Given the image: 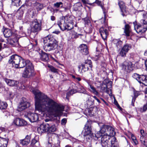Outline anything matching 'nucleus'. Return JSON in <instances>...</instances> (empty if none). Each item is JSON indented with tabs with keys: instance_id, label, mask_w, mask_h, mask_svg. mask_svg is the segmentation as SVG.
Wrapping results in <instances>:
<instances>
[{
	"instance_id": "f257e3e1",
	"label": "nucleus",
	"mask_w": 147,
	"mask_h": 147,
	"mask_svg": "<svg viewBox=\"0 0 147 147\" xmlns=\"http://www.w3.org/2000/svg\"><path fill=\"white\" fill-rule=\"evenodd\" d=\"M37 87H32L31 91L35 95V110L44 116L47 112L55 115V117L61 115L64 107L47 97L40 92Z\"/></svg>"
},
{
	"instance_id": "f03ea898",
	"label": "nucleus",
	"mask_w": 147,
	"mask_h": 147,
	"mask_svg": "<svg viewBox=\"0 0 147 147\" xmlns=\"http://www.w3.org/2000/svg\"><path fill=\"white\" fill-rule=\"evenodd\" d=\"M101 138V143L102 147H119L115 138L113 136L115 132L113 128L109 126L107 132Z\"/></svg>"
},
{
	"instance_id": "7ed1b4c3",
	"label": "nucleus",
	"mask_w": 147,
	"mask_h": 147,
	"mask_svg": "<svg viewBox=\"0 0 147 147\" xmlns=\"http://www.w3.org/2000/svg\"><path fill=\"white\" fill-rule=\"evenodd\" d=\"M44 43H48L44 47L45 50L47 52L55 50L58 45V42L53 36L48 35L43 39Z\"/></svg>"
},
{
	"instance_id": "20e7f679",
	"label": "nucleus",
	"mask_w": 147,
	"mask_h": 147,
	"mask_svg": "<svg viewBox=\"0 0 147 147\" xmlns=\"http://www.w3.org/2000/svg\"><path fill=\"white\" fill-rule=\"evenodd\" d=\"M89 123L88 121L85 125L84 130L82 132L84 138L86 139L87 141L90 140L93 136L91 126Z\"/></svg>"
},
{
	"instance_id": "39448f33",
	"label": "nucleus",
	"mask_w": 147,
	"mask_h": 147,
	"mask_svg": "<svg viewBox=\"0 0 147 147\" xmlns=\"http://www.w3.org/2000/svg\"><path fill=\"white\" fill-rule=\"evenodd\" d=\"M34 66L32 63H30V65L26 66L22 76L24 78H28L34 76Z\"/></svg>"
},
{
	"instance_id": "423d86ee",
	"label": "nucleus",
	"mask_w": 147,
	"mask_h": 147,
	"mask_svg": "<svg viewBox=\"0 0 147 147\" xmlns=\"http://www.w3.org/2000/svg\"><path fill=\"white\" fill-rule=\"evenodd\" d=\"M30 106V104L25 98L22 97L20 100L18 107L17 110L21 111L25 110Z\"/></svg>"
},
{
	"instance_id": "0eeeda50",
	"label": "nucleus",
	"mask_w": 147,
	"mask_h": 147,
	"mask_svg": "<svg viewBox=\"0 0 147 147\" xmlns=\"http://www.w3.org/2000/svg\"><path fill=\"white\" fill-rule=\"evenodd\" d=\"M121 66L122 69L127 72H130L133 70L134 65L129 61L124 62Z\"/></svg>"
},
{
	"instance_id": "6e6552de",
	"label": "nucleus",
	"mask_w": 147,
	"mask_h": 147,
	"mask_svg": "<svg viewBox=\"0 0 147 147\" xmlns=\"http://www.w3.org/2000/svg\"><path fill=\"white\" fill-rule=\"evenodd\" d=\"M22 57L17 55H12L9 59V63L12 64L13 66L16 68L19 62H20Z\"/></svg>"
},
{
	"instance_id": "1a4fd4ad",
	"label": "nucleus",
	"mask_w": 147,
	"mask_h": 147,
	"mask_svg": "<svg viewBox=\"0 0 147 147\" xmlns=\"http://www.w3.org/2000/svg\"><path fill=\"white\" fill-rule=\"evenodd\" d=\"M41 24L39 23L36 19H34L31 24V31L32 32H36L41 30Z\"/></svg>"
},
{
	"instance_id": "9d476101",
	"label": "nucleus",
	"mask_w": 147,
	"mask_h": 147,
	"mask_svg": "<svg viewBox=\"0 0 147 147\" xmlns=\"http://www.w3.org/2000/svg\"><path fill=\"white\" fill-rule=\"evenodd\" d=\"M73 17L72 16L63 17L60 20L58 21L57 24L58 26H60L64 23L73 24Z\"/></svg>"
},
{
	"instance_id": "9b49d317",
	"label": "nucleus",
	"mask_w": 147,
	"mask_h": 147,
	"mask_svg": "<svg viewBox=\"0 0 147 147\" xmlns=\"http://www.w3.org/2000/svg\"><path fill=\"white\" fill-rule=\"evenodd\" d=\"M88 100L87 101V105L86 104L85 107L87 109L88 108L87 111L89 115L90 116H92L94 115V114L93 112L94 110H96V109L94 107L89 108L90 106L94 104V100L93 101H90V100L89 98V97H88Z\"/></svg>"
},
{
	"instance_id": "f8f14e48",
	"label": "nucleus",
	"mask_w": 147,
	"mask_h": 147,
	"mask_svg": "<svg viewBox=\"0 0 147 147\" xmlns=\"http://www.w3.org/2000/svg\"><path fill=\"white\" fill-rule=\"evenodd\" d=\"M132 76L139 83H142V82H147L146 75H140L137 73H134L132 75Z\"/></svg>"
},
{
	"instance_id": "ddd939ff",
	"label": "nucleus",
	"mask_w": 147,
	"mask_h": 147,
	"mask_svg": "<svg viewBox=\"0 0 147 147\" xmlns=\"http://www.w3.org/2000/svg\"><path fill=\"white\" fill-rule=\"evenodd\" d=\"M27 117L29 121L32 123L36 122L39 119L38 115L37 113H29L27 115Z\"/></svg>"
},
{
	"instance_id": "4468645a",
	"label": "nucleus",
	"mask_w": 147,
	"mask_h": 147,
	"mask_svg": "<svg viewBox=\"0 0 147 147\" xmlns=\"http://www.w3.org/2000/svg\"><path fill=\"white\" fill-rule=\"evenodd\" d=\"M13 123L16 125L22 126L26 125L27 124V122L23 119L19 118H15L13 120Z\"/></svg>"
},
{
	"instance_id": "2eb2a0df",
	"label": "nucleus",
	"mask_w": 147,
	"mask_h": 147,
	"mask_svg": "<svg viewBox=\"0 0 147 147\" xmlns=\"http://www.w3.org/2000/svg\"><path fill=\"white\" fill-rule=\"evenodd\" d=\"M16 67V68H22L24 67L25 66H27V65H30V63H32L29 60H26L25 61L22 58L20 60V62H19Z\"/></svg>"
},
{
	"instance_id": "dca6fc26",
	"label": "nucleus",
	"mask_w": 147,
	"mask_h": 147,
	"mask_svg": "<svg viewBox=\"0 0 147 147\" xmlns=\"http://www.w3.org/2000/svg\"><path fill=\"white\" fill-rule=\"evenodd\" d=\"M59 26L61 29L63 31L65 30H70L73 28V24L70 23H64L62 25H60Z\"/></svg>"
},
{
	"instance_id": "f3484780",
	"label": "nucleus",
	"mask_w": 147,
	"mask_h": 147,
	"mask_svg": "<svg viewBox=\"0 0 147 147\" xmlns=\"http://www.w3.org/2000/svg\"><path fill=\"white\" fill-rule=\"evenodd\" d=\"M49 125L48 123L45 124H41L37 129L38 131L40 133L45 132L47 131L48 132V128Z\"/></svg>"
},
{
	"instance_id": "a211bd4d",
	"label": "nucleus",
	"mask_w": 147,
	"mask_h": 147,
	"mask_svg": "<svg viewBox=\"0 0 147 147\" xmlns=\"http://www.w3.org/2000/svg\"><path fill=\"white\" fill-rule=\"evenodd\" d=\"M87 64L90 63V60H87L85 61L84 63L81 64L78 67V68L81 69L84 71L85 72L88 71L90 68L88 66H87Z\"/></svg>"
},
{
	"instance_id": "6ab92c4d",
	"label": "nucleus",
	"mask_w": 147,
	"mask_h": 147,
	"mask_svg": "<svg viewBox=\"0 0 147 147\" xmlns=\"http://www.w3.org/2000/svg\"><path fill=\"white\" fill-rule=\"evenodd\" d=\"M134 29L136 31V32L138 33H142L144 32L147 30V28H143L142 26L140 25H134Z\"/></svg>"
},
{
	"instance_id": "aec40b11",
	"label": "nucleus",
	"mask_w": 147,
	"mask_h": 147,
	"mask_svg": "<svg viewBox=\"0 0 147 147\" xmlns=\"http://www.w3.org/2000/svg\"><path fill=\"white\" fill-rule=\"evenodd\" d=\"M99 32L102 39L105 40L108 34V32L107 30L102 27L99 29Z\"/></svg>"
},
{
	"instance_id": "412c9836",
	"label": "nucleus",
	"mask_w": 147,
	"mask_h": 147,
	"mask_svg": "<svg viewBox=\"0 0 147 147\" xmlns=\"http://www.w3.org/2000/svg\"><path fill=\"white\" fill-rule=\"evenodd\" d=\"M80 52L84 55H86L89 53L87 45L84 44L81 45L80 46Z\"/></svg>"
},
{
	"instance_id": "4be33fe9",
	"label": "nucleus",
	"mask_w": 147,
	"mask_h": 147,
	"mask_svg": "<svg viewBox=\"0 0 147 147\" xmlns=\"http://www.w3.org/2000/svg\"><path fill=\"white\" fill-rule=\"evenodd\" d=\"M118 4L122 13H121L122 15L123 16H125V13L126 12L125 3L123 1H119Z\"/></svg>"
},
{
	"instance_id": "5701e85b",
	"label": "nucleus",
	"mask_w": 147,
	"mask_h": 147,
	"mask_svg": "<svg viewBox=\"0 0 147 147\" xmlns=\"http://www.w3.org/2000/svg\"><path fill=\"white\" fill-rule=\"evenodd\" d=\"M30 135H27L25 139L20 140V143L23 146L27 145L28 144L30 141Z\"/></svg>"
},
{
	"instance_id": "b1692460",
	"label": "nucleus",
	"mask_w": 147,
	"mask_h": 147,
	"mask_svg": "<svg viewBox=\"0 0 147 147\" xmlns=\"http://www.w3.org/2000/svg\"><path fill=\"white\" fill-rule=\"evenodd\" d=\"M74 88L76 90L77 92L82 93L84 91V88L81 86L80 83H73L72 85Z\"/></svg>"
},
{
	"instance_id": "393cba45",
	"label": "nucleus",
	"mask_w": 147,
	"mask_h": 147,
	"mask_svg": "<svg viewBox=\"0 0 147 147\" xmlns=\"http://www.w3.org/2000/svg\"><path fill=\"white\" fill-rule=\"evenodd\" d=\"M24 6L22 5L18 10L16 13V17L18 19H21L23 16L24 13V9H22Z\"/></svg>"
},
{
	"instance_id": "a878e982",
	"label": "nucleus",
	"mask_w": 147,
	"mask_h": 147,
	"mask_svg": "<svg viewBox=\"0 0 147 147\" xmlns=\"http://www.w3.org/2000/svg\"><path fill=\"white\" fill-rule=\"evenodd\" d=\"M40 59L43 61H47L49 60L48 55L45 53L41 51V53H39Z\"/></svg>"
},
{
	"instance_id": "bb28decb",
	"label": "nucleus",
	"mask_w": 147,
	"mask_h": 147,
	"mask_svg": "<svg viewBox=\"0 0 147 147\" xmlns=\"http://www.w3.org/2000/svg\"><path fill=\"white\" fill-rule=\"evenodd\" d=\"M124 30L125 35L127 36H129V34L131 32V28L129 25V24L125 25Z\"/></svg>"
},
{
	"instance_id": "cd10ccee",
	"label": "nucleus",
	"mask_w": 147,
	"mask_h": 147,
	"mask_svg": "<svg viewBox=\"0 0 147 147\" xmlns=\"http://www.w3.org/2000/svg\"><path fill=\"white\" fill-rule=\"evenodd\" d=\"M3 34L5 37H9L12 34V31L10 29L5 28L3 32Z\"/></svg>"
},
{
	"instance_id": "c85d7f7f",
	"label": "nucleus",
	"mask_w": 147,
	"mask_h": 147,
	"mask_svg": "<svg viewBox=\"0 0 147 147\" xmlns=\"http://www.w3.org/2000/svg\"><path fill=\"white\" fill-rule=\"evenodd\" d=\"M109 83H102V84L100 85L101 88L103 90H105L106 89V90L107 92H109L110 91V92H111V89H110L108 87V84ZM110 84V87H111V84Z\"/></svg>"
},
{
	"instance_id": "c756f323",
	"label": "nucleus",
	"mask_w": 147,
	"mask_h": 147,
	"mask_svg": "<svg viewBox=\"0 0 147 147\" xmlns=\"http://www.w3.org/2000/svg\"><path fill=\"white\" fill-rule=\"evenodd\" d=\"M88 88L90 91L93 92L96 95H97L98 94V92L96 90L95 88L90 84V83H88Z\"/></svg>"
},
{
	"instance_id": "7c9ffc66",
	"label": "nucleus",
	"mask_w": 147,
	"mask_h": 147,
	"mask_svg": "<svg viewBox=\"0 0 147 147\" xmlns=\"http://www.w3.org/2000/svg\"><path fill=\"white\" fill-rule=\"evenodd\" d=\"M109 127V125H103L101 127L100 130L103 133V135H106V134H105L107 132V131H108Z\"/></svg>"
},
{
	"instance_id": "2f4dec72",
	"label": "nucleus",
	"mask_w": 147,
	"mask_h": 147,
	"mask_svg": "<svg viewBox=\"0 0 147 147\" xmlns=\"http://www.w3.org/2000/svg\"><path fill=\"white\" fill-rule=\"evenodd\" d=\"M49 127L48 128V132H54L56 130V127L55 125L53 124L49 123Z\"/></svg>"
},
{
	"instance_id": "473e14b6",
	"label": "nucleus",
	"mask_w": 147,
	"mask_h": 147,
	"mask_svg": "<svg viewBox=\"0 0 147 147\" xmlns=\"http://www.w3.org/2000/svg\"><path fill=\"white\" fill-rule=\"evenodd\" d=\"M31 145L32 146L39 147L40 144L39 142L36 140L35 138L33 139L31 141Z\"/></svg>"
},
{
	"instance_id": "72a5a7b5",
	"label": "nucleus",
	"mask_w": 147,
	"mask_h": 147,
	"mask_svg": "<svg viewBox=\"0 0 147 147\" xmlns=\"http://www.w3.org/2000/svg\"><path fill=\"white\" fill-rule=\"evenodd\" d=\"M131 48V45L127 43L124 45L122 48L127 53Z\"/></svg>"
},
{
	"instance_id": "f704fd0d",
	"label": "nucleus",
	"mask_w": 147,
	"mask_h": 147,
	"mask_svg": "<svg viewBox=\"0 0 147 147\" xmlns=\"http://www.w3.org/2000/svg\"><path fill=\"white\" fill-rule=\"evenodd\" d=\"M113 42L115 44H116V47L118 48L120 47L122 44V42L119 40L118 39L114 40Z\"/></svg>"
},
{
	"instance_id": "c9c22d12",
	"label": "nucleus",
	"mask_w": 147,
	"mask_h": 147,
	"mask_svg": "<svg viewBox=\"0 0 147 147\" xmlns=\"http://www.w3.org/2000/svg\"><path fill=\"white\" fill-rule=\"evenodd\" d=\"M7 106V105L6 102L0 100V109H5L6 108Z\"/></svg>"
},
{
	"instance_id": "e433bc0d",
	"label": "nucleus",
	"mask_w": 147,
	"mask_h": 147,
	"mask_svg": "<svg viewBox=\"0 0 147 147\" xmlns=\"http://www.w3.org/2000/svg\"><path fill=\"white\" fill-rule=\"evenodd\" d=\"M12 5L17 7L19 6L21 4L20 0H11Z\"/></svg>"
},
{
	"instance_id": "4c0bfd02",
	"label": "nucleus",
	"mask_w": 147,
	"mask_h": 147,
	"mask_svg": "<svg viewBox=\"0 0 147 147\" xmlns=\"http://www.w3.org/2000/svg\"><path fill=\"white\" fill-rule=\"evenodd\" d=\"M140 140L142 146L144 147H147V142L145 141V139L143 137H140Z\"/></svg>"
},
{
	"instance_id": "58836bf2",
	"label": "nucleus",
	"mask_w": 147,
	"mask_h": 147,
	"mask_svg": "<svg viewBox=\"0 0 147 147\" xmlns=\"http://www.w3.org/2000/svg\"><path fill=\"white\" fill-rule=\"evenodd\" d=\"M127 53V52L122 48L120 51L119 54V56H121V57H125L126 56Z\"/></svg>"
},
{
	"instance_id": "ea45409f",
	"label": "nucleus",
	"mask_w": 147,
	"mask_h": 147,
	"mask_svg": "<svg viewBox=\"0 0 147 147\" xmlns=\"http://www.w3.org/2000/svg\"><path fill=\"white\" fill-rule=\"evenodd\" d=\"M72 89L70 90L69 92H68L67 94L66 98L68 96L72 95L73 94L77 92L76 90L74 88V87L73 86Z\"/></svg>"
},
{
	"instance_id": "a19ab883",
	"label": "nucleus",
	"mask_w": 147,
	"mask_h": 147,
	"mask_svg": "<svg viewBox=\"0 0 147 147\" xmlns=\"http://www.w3.org/2000/svg\"><path fill=\"white\" fill-rule=\"evenodd\" d=\"M103 134L102 132L100 130L95 134V138H96V139L98 140V138H100L101 136H102V137L103 136Z\"/></svg>"
},
{
	"instance_id": "79ce46f5",
	"label": "nucleus",
	"mask_w": 147,
	"mask_h": 147,
	"mask_svg": "<svg viewBox=\"0 0 147 147\" xmlns=\"http://www.w3.org/2000/svg\"><path fill=\"white\" fill-rule=\"evenodd\" d=\"M35 7L38 11H40L43 8V5L39 3H37L35 5Z\"/></svg>"
},
{
	"instance_id": "37998d69",
	"label": "nucleus",
	"mask_w": 147,
	"mask_h": 147,
	"mask_svg": "<svg viewBox=\"0 0 147 147\" xmlns=\"http://www.w3.org/2000/svg\"><path fill=\"white\" fill-rule=\"evenodd\" d=\"M83 36L82 34H78L77 32H74L72 35V37L74 38H77L79 37L80 36Z\"/></svg>"
},
{
	"instance_id": "c03bdc74",
	"label": "nucleus",
	"mask_w": 147,
	"mask_h": 147,
	"mask_svg": "<svg viewBox=\"0 0 147 147\" xmlns=\"http://www.w3.org/2000/svg\"><path fill=\"white\" fill-rule=\"evenodd\" d=\"M143 19L142 20V23L144 24H147V13H145L143 14Z\"/></svg>"
},
{
	"instance_id": "a18cd8bd",
	"label": "nucleus",
	"mask_w": 147,
	"mask_h": 147,
	"mask_svg": "<svg viewBox=\"0 0 147 147\" xmlns=\"http://www.w3.org/2000/svg\"><path fill=\"white\" fill-rule=\"evenodd\" d=\"M70 76L71 77L73 78L76 82H79L81 80L80 78L76 77L75 76L72 74H70Z\"/></svg>"
},
{
	"instance_id": "49530a36",
	"label": "nucleus",
	"mask_w": 147,
	"mask_h": 147,
	"mask_svg": "<svg viewBox=\"0 0 147 147\" xmlns=\"http://www.w3.org/2000/svg\"><path fill=\"white\" fill-rule=\"evenodd\" d=\"M54 5L57 8H58L60 7H62L63 6V3L61 2H57L54 3Z\"/></svg>"
},
{
	"instance_id": "de8ad7c7",
	"label": "nucleus",
	"mask_w": 147,
	"mask_h": 147,
	"mask_svg": "<svg viewBox=\"0 0 147 147\" xmlns=\"http://www.w3.org/2000/svg\"><path fill=\"white\" fill-rule=\"evenodd\" d=\"M140 134L143 138L146 137L147 136V133L144 130L141 129L140 130Z\"/></svg>"
},
{
	"instance_id": "09e8293b",
	"label": "nucleus",
	"mask_w": 147,
	"mask_h": 147,
	"mask_svg": "<svg viewBox=\"0 0 147 147\" xmlns=\"http://www.w3.org/2000/svg\"><path fill=\"white\" fill-rule=\"evenodd\" d=\"M82 2L85 5L86 4L91 5L92 4V2H90L89 0H81Z\"/></svg>"
},
{
	"instance_id": "8fccbe9b",
	"label": "nucleus",
	"mask_w": 147,
	"mask_h": 147,
	"mask_svg": "<svg viewBox=\"0 0 147 147\" xmlns=\"http://www.w3.org/2000/svg\"><path fill=\"white\" fill-rule=\"evenodd\" d=\"M50 69L52 72H53L54 73H58V70L54 67L51 66L50 67Z\"/></svg>"
},
{
	"instance_id": "3c124183",
	"label": "nucleus",
	"mask_w": 147,
	"mask_h": 147,
	"mask_svg": "<svg viewBox=\"0 0 147 147\" xmlns=\"http://www.w3.org/2000/svg\"><path fill=\"white\" fill-rule=\"evenodd\" d=\"M145 99L146 100L147 102L146 104V105H144L143 106V111H145L147 110V96H145Z\"/></svg>"
},
{
	"instance_id": "603ef678",
	"label": "nucleus",
	"mask_w": 147,
	"mask_h": 147,
	"mask_svg": "<svg viewBox=\"0 0 147 147\" xmlns=\"http://www.w3.org/2000/svg\"><path fill=\"white\" fill-rule=\"evenodd\" d=\"M8 94H9V97L11 99H13L15 95V94L11 92H9L8 93Z\"/></svg>"
},
{
	"instance_id": "864d4df0",
	"label": "nucleus",
	"mask_w": 147,
	"mask_h": 147,
	"mask_svg": "<svg viewBox=\"0 0 147 147\" xmlns=\"http://www.w3.org/2000/svg\"><path fill=\"white\" fill-rule=\"evenodd\" d=\"M134 98L135 99L140 95L139 92L137 91H135L134 92Z\"/></svg>"
},
{
	"instance_id": "5fc2aeb1",
	"label": "nucleus",
	"mask_w": 147,
	"mask_h": 147,
	"mask_svg": "<svg viewBox=\"0 0 147 147\" xmlns=\"http://www.w3.org/2000/svg\"><path fill=\"white\" fill-rule=\"evenodd\" d=\"M96 3L99 5H100L102 8H103V6L101 5V3L100 1H99L98 0H96V1L94 2H92V3Z\"/></svg>"
},
{
	"instance_id": "6e6d98bb",
	"label": "nucleus",
	"mask_w": 147,
	"mask_h": 147,
	"mask_svg": "<svg viewBox=\"0 0 147 147\" xmlns=\"http://www.w3.org/2000/svg\"><path fill=\"white\" fill-rule=\"evenodd\" d=\"M6 83H10V82H14L16 81L14 80H11L9 79H8L7 78H5L4 79Z\"/></svg>"
},
{
	"instance_id": "4d7b16f0",
	"label": "nucleus",
	"mask_w": 147,
	"mask_h": 147,
	"mask_svg": "<svg viewBox=\"0 0 147 147\" xmlns=\"http://www.w3.org/2000/svg\"><path fill=\"white\" fill-rule=\"evenodd\" d=\"M67 122V119L65 118H64L62 119L61 121V125H65Z\"/></svg>"
},
{
	"instance_id": "13d9d810",
	"label": "nucleus",
	"mask_w": 147,
	"mask_h": 147,
	"mask_svg": "<svg viewBox=\"0 0 147 147\" xmlns=\"http://www.w3.org/2000/svg\"><path fill=\"white\" fill-rule=\"evenodd\" d=\"M7 84L10 86H17V84H15V83H7Z\"/></svg>"
},
{
	"instance_id": "bf43d9fd",
	"label": "nucleus",
	"mask_w": 147,
	"mask_h": 147,
	"mask_svg": "<svg viewBox=\"0 0 147 147\" xmlns=\"http://www.w3.org/2000/svg\"><path fill=\"white\" fill-rule=\"evenodd\" d=\"M136 99L135 98H134V97H133L132 101H131V105L133 106H134V102H135Z\"/></svg>"
},
{
	"instance_id": "052dcab7",
	"label": "nucleus",
	"mask_w": 147,
	"mask_h": 147,
	"mask_svg": "<svg viewBox=\"0 0 147 147\" xmlns=\"http://www.w3.org/2000/svg\"><path fill=\"white\" fill-rule=\"evenodd\" d=\"M86 64L87 66H88L90 68V69H92V66L91 61L90 60V64Z\"/></svg>"
},
{
	"instance_id": "680f3d73",
	"label": "nucleus",
	"mask_w": 147,
	"mask_h": 147,
	"mask_svg": "<svg viewBox=\"0 0 147 147\" xmlns=\"http://www.w3.org/2000/svg\"><path fill=\"white\" fill-rule=\"evenodd\" d=\"M51 144V143L48 142V143L46 145V147H53Z\"/></svg>"
},
{
	"instance_id": "e2e57ef3",
	"label": "nucleus",
	"mask_w": 147,
	"mask_h": 147,
	"mask_svg": "<svg viewBox=\"0 0 147 147\" xmlns=\"http://www.w3.org/2000/svg\"><path fill=\"white\" fill-rule=\"evenodd\" d=\"M92 96L96 100H97V101L99 103H100V102L99 99H98L95 96Z\"/></svg>"
},
{
	"instance_id": "0e129e2a",
	"label": "nucleus",
	"mask_w": 147,
	"mask_h": 147,
	"mask_svg": "<svg viewBox=\"0 0 147 147\" xmlns=\"http://www.w3.org/2000/svg\"><path fill=\"white\" fill-rule=\"evenodd\" d=\"M4 141L5 142V143H4V144H5V145L6 146L8 143V139H4Z\"/></svg>"
},
{
	"instance_id": "69168bd1",
	"label": "nucleus",
	"mask_w": 147,
	"mask_h": 147,
	"mask_svg": "<svg viewBox=\"0 0 147 147\" xmlns=\"http://www.w3.org/2000/svg\"><path fill=\"white\" fill-rule=\"evenodd\" d=\"M51 19L52 21H54L55 19V18L54 16H51Z\"/></svg>"
},
{
	"instance_id": "338daca9",
	"label": "nucleus",
	"mask_w": 147,
	"mask_h": 147,
	"mask_svg": "<svg viewBox=\"0 0 147 147\" xmlns=\"http://www.w3.org/2000/svg\"><path fill=\"white\" fill-rule=\"evenodd\" d=\"M60 32L59 31L57 30V31H53V33H55V34H58Z\"/></svg>"
},
{
	"instance_id": "774afa93",
	"label": "nucleus",
	"mask_w": 147,
	"mask_h": 147,
	"mask_svg": "<svg viewBox=\"0 0 147 147\" xmlns=\"http://www.w3.org/2000/svg\"><path fill=\"white\" fill-rule=\"evenodd\" d=\"M53 147H60V146L59 144H55Z\"/></svg>"
}]
</instances>
